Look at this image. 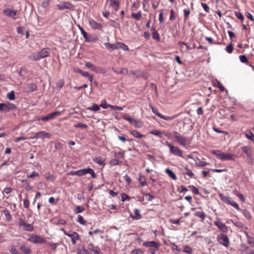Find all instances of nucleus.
Here are the masks:
<instances>
[{"mask_svg": "<svg viewBox=\"0 0 254 254\" xmlns=\"http://www.w3.org/2000/svg\"><path fill=\"white\" fill-rule=\"evenodd\" d=\"M173 135L180 145L186 148L190 146V140L189 138L183 136L177 131H173Z\"/></svg>", "mask_w": 254, "mask_h": 254, "instance_id": "nucleus-1", "label": "nucleus"}, {"mask_svg": "<svg viewBox=\"0 0 254 254\" xmlns=\"http://www.w3.org/2000/svg\"><path fill=\"white\" fill-rule=\"evenodd\" d=\"M50 54V49L43 48L38 52L32 53L28 57V59L32 61H39L41 59L47 57Z\"/></svg>", "mask_w": 254, "mask_h": 254, "instance_id": "nucleus-2", "label": "nucleus"}, {"mask_svg": "<svg viewBox=\"0 0 254 254\" xmlns=\"http://www.w3.org/2000/svg\"><path fill=\"white\" fill-rule=\"evenodd\" d=\"M87 174H90L91 175V177L92 178H95L96 177V175L95 173H94V170L90 168L82 169L81 170H79L75 171H70L69 173V174L71 175H76L78 176H82L83 175H85Z\"/></svg>", "mask_w": 254, "mask_h": 254, "instance_id": "nucleus-3", "label": "nucleus"}, {"mask_svg": "<svg viewBox=\"0 0 254 254\" xmlns=\"http://www.w3.org/2000/svg\"><path fill=\"white\" fill-rule=\"evenodd\" d=\"M17 110V107L14 104L9 102L5 103H0V112L6 113L11 110L15 111Z\"/></svg>", "mask_w": 254, "mask_h": 254, "instance_id": "nucleus-4", "label": "nucleus"}, {"mask_svg": "<svg viewBox=\"0 0 254 254\" xmlns=\"http://www.w3.org/2000/svg\"><path fill=\"white\" fill-rule=\"evenodd\" d=\"M217 242L226 248H228L230 245V241L227 235L221 234L217 237Z\"/></svg>", "mask_w": 254, "mask_h": 254, "instance_id": "nucleus-5", "label": "nucleus"}, {"mask_svg": "<svg viewBox=\"0 0 254 254\" xmlns=\"http://www.w3.org/2000/svg\"><path fill=\"white\" fill-rule=\"evenodd\" d=\"M62 231H63L64 234L65 235L70 237L71 240V242L73 245L76 244V241L80 240V237L78 234L76 232H67L64 229H62Z\"/></svg>", "mask_w": 254, "mask_h": 254, "instance_id": "nucleus-6", "label": "nucleus"}, {"mask_svg": "<svg viewBox=\"0 0 254 254\" xmlns=\"http://www.w3.org/2000/svg\"><path fill=\"white\" fill-rule=\"evenodd\" d=\"M18 225L22 227L24 231L32 232L34 231V227L32 224L26 223L22 218H18Z\"/></svg>", "mask_w": 254, "mask_h": 254, "instance_id": "nucleus-7", "label": "nucleus"}, {"mask_svg": "<svg viewBox=\"0 0 254 254\" xmlns=\"http://www.w3.org/2000/svg\"><path fill=\"white\" fill-rule=\"evenodd\" d=\"M28 241L34 244H43L46 242L44 238L39 235H32Z\"/></svg>", "mask_w": 254, "mask_h": 254, "instance_id": "nucleus-8", "label": "nucleus"}, {"mask_svg": "<svg viewBox=\"0 0 254 254\" xmlns=\"http://www.w3.org/2000/svg\"><path fill=\"white\" fill-rule=\"evenodd\" d=\"M51 136V133L47 132L44 131H40L37 132L35 135L32 137V138H41L44 139L45 138H50Z\"/></svg>", "mask_w": 254, "mask_h": 254, "instance_id": "nucleus-9", "label": "nucleus"}, {"mask_svg": "<svg viewBox=\"0 0 254 254\" xmlns=\"http://www.w3.org/2000/svg\"><path fill=\"white\" fill-rule=\"evenodd\" d=\"M61 115V113L59 111L54 112L49 114L45 117H43L41 118L42 121H48L54 119L56 117L59 116Z\"/></svg>", "mask_w": 254, "mask_h": 254, "instance_id": "nucleus-10", "label": "nucleus"}, {"mask_svg": "<svg viewBox=\"0 0 254 254\" xmlns=\"http://www.w3.org/2000/svg\"><path fill=\"white\" fill-rule=\"evenodd\" d=\"M170 146L171 147L170 148V153H172L175 155L178 156L179 157H183L182 151L178 146H175L173 145H170Z\"/></svg>", "mask_w": 254, "mask_h": 254, "instance_id": "nucleus-11", "label": "nucleus"}, {"mask_svg": "<svg viewBox=\"0 0 254 254\" xmlns=\"http://www.w3.org/2000/svg\"><path fill=\"white\" fill-rule=\"evenodd\" d=\"M214 224L219 228L223 233H227L228 231V228L225 225V224L223 223L221 221L217 220L214 222Z\"/></svg>", "mask_w": 254, "mask_h": 254, "instance_id": "nucleus-12", "label": "nucleus"}, {"mask_svg": "<svg viewBox=\"0 0 254 254\" xmlns=\"http://www.w3.org/2000/svg\"><path fill=\"white\" fill-rule=\"evenodd\" d=\"M3 13L5 15L11 17L14 19L16 18V15L17 14V10L7 8L3 10Z\"/></svg>", "mask_w": 254, "mask_h": 254, "instance_id": "nucleus-13", "label": "nucleus"}, {"mask_svg": "<svg viewBox=\"0 0 254 254\" xmlns=\"http://www.w3.org/2000/svg\"><path fill=\"white\" fill-rule=\"evenodd\" d=\"M143 246L147 248H154L158 250L160 247V244L155 241H148L143 243Z\"/></svg>", "mask_w": 254, "mask_h": 254, "instance_id": "nucleus-14", "label": "nucleus"}, {"mask_svg": "<svg viewBox=\"0 0 254 254\" xmlns=\"http://www.w3.org/2000/svg\"><path fill=\"white\" fill-rule=\"evenodd\" d=\"M73 5L69 2H62L58 5V8L60 10H64L65 9H71L73 7Z\"/></svg>", "mask_w": 254, "mask_h": 254, "instance_id": "nucleus-15", "label": "nucleus"}, {"mask_svg": "<svg viewBox=\"0 0 254 254\" xmlns=\"http://www.w3.org/2000/svg\"><path fill=\"white\" fill-rule=\"evenodd\" d=\"M109 6L112 7L113 11H117L120 6V2L119 0H109Z\"/></svg>", "mask_w": 254, "mask_h": 254, "instance_id": "nucleus-16", "label": "nucleus"}, {"mask_svg": "<svg viewBox=\"0 0 254 254\" xmlns=\"http://www.w3.org/2000/svg\"><path fill=\"white\" fill-rule=\"evenodd\" d=\"M87 248L89 250L92 252L94 254H100L101 251L98 246L94 247L92 243L88 244Z\"/></svg>", "mask_w": 254, "mask_h": 254, "instance_id": "nucleus-17", "label": "nucleus"}, {"mask_svg": "<svg viewBox=\"0 0 254 254\" xmlns=\"http://www.w3.org/2000/svg\"><path fill=\"white\" fill-rule=\"evenodd\" d=\"M225 203L232 206L237 210H240V208L239 207V205L236 202L234 201L230 197L228 196L227 197V199H226Z\"/></svg>", "mask_w": 254, "mask_h": 254, "instance_id": "nucleus-18", "label": "nucleus"}, {"mask_svg": "<svg viewBox=\"0 0 254 254\" xmlns=\"http://www.w3.org/2000/svg\"><path fill=\"white\" fill-rule=\"evenodd\" d=\"M89 24L90 26L94 29H101L102 28V26L101 24L97 23L94 20L90 21Z\"/></svg>", "mask_w": 254, "mask_h": 254, "instance_id": "nucleus-19", "label": "nucleus"}, {"mask_svg": "<svg viewBox=\"0 0 254 254\" xmlns=\"http://www.w3.org/2000/svg\"><path fill=\"white\" fill-rule=\"evenodd\" d=\"M234 156L233 154L226 153L222 152L221 160H233V156Z\"/></svg>", "mask_w": 254, "mask_h": 254, "instance_id": "nucleus-20", "label": "nucleus"}, {"mask_svg": "<svg viewBox=\"0 0 254 254\" xmlns=\"http://www.w3.org/2000/svg\"><path fill=\"white\" fill-rule=\"evenodd\" d=\"M244 234L247 240V242L251 247H254V238L250 236L247 232L245 231Z\"/></svg>", "mask_w": 254, "mask_h": 254, "instance_id": "nucleus-21", "label": "nucleus"}, {"mask_svg": "<svg viewBox=\"0 0 254 254\" xmlns=\"http://www.w3.org/2000/svg\"><path fill=\"white\" fill-rule=\"evenodd\" d=\"M37 90V85L36 84L34 83H31L28 84L27 86V92H32Z\"/></svg>", "mask_w": 254, "mask_h": 254, "instance_id": "nucleus-22", "label": "nucleus"}, {"mask_svg": "<svg viewBox=\"0 0 254 254\" xmlns=\"http://www.w3.org/2000/svg\"><path fill=\"white\" fill-rule=\"evenodd\" d=\"M178 115H175L174 116H165V115H163L161 114H158V116L159 117H160V118L161 119H163L165 120H166V121H171V120H174V119H175L176 118H177L178 117Z\"/></svg>", "mask_w": 254, "mask_h": 254, "instance_id": "nucleus-23", "label": "nucleus"}, {"mask_svg": "<svg viewBox=\"0 0 254 254\" xmlns=\"http://www.w3.org/2000/svg\"><path fill=\"white\" fill-rule=\"evenodd\" d=\"M241 149L243 152L246 154L248 158H251L252 157V151L250 147L243 146Z\"/></svg>", "mask_w": 254, "mask_h": 254, "instance_id": "nucleus-24", "label": "nucleus"}, {"mask_svg": "<svg viewBox=\"0 0 254 254\" xmlns=\"http://www.w3.org/2000/svg\"><path fill=\"white\" fill-rule=\"evenodd\" d=\"M116 49H121L124 51H126L128 50V48L127 46L125 45L124 43L122 42H117L116 43Z\"/></svg>", "mask_w": 254, "mask_h": 254, "instance_id": "nucleus-25", "label": "nucleus"}, {"mask_svg": "<svg viewBox=\"0 0 254 254\" xmlns=\"http://www.w3.org/2000/svg\"><path fill=\"white\" fill-rule=\"evenodd\" d=\"M242 251L246 254H254L253 250H251L249 247L245 245H242Z\"/></svg>", "mask_w": 254, "mask_h": 254, "instance_id": "nucleus-26", "label": "nucleus"}, {"mask_svg": "<svg viewBox=\"0 0 254 254\" xmlns=\"http://www.w3.org/2000/svg\"><path fill=\"white\" fill-rule=\"evenodd\" d=\"M85 66L86 67H87L89 69H90L91 70L98 72L99 71V68L96 67L95 66H94L92 64H91L90 62H86L85 63Z\"/></svg>", "mask_w": 254, "mask_h": 254, "instance_id": "nucleus-27", "label": "nucleus"}, {"mask_svg": "<svg viewBox=\"0 0 254 254\" xmlns=\"http://www.w3.org/2000/svg\"><path fill=\"white\" fill-rule=\"evenodd\" d=\"M165 172L167 175L174 180H177V176L170 169L167 168L165 170Z\"/></svg>", "mask_w": 254, "mask_h": 254, "instance_id": "nucleus-28", "label": "nucleus"}, {"mask_svg": "<svg viewBox=\"0 0 254 254\" xmlns=\"http://www.w3.org/2000/svg\"><path fill=\"white\" fill-rule=\"evenodd\" d=\"M20 250L25 254H31L30 249L27 247L25 245H23L20 247Z\"/></svg>", "mask_w": 254, "mask_h": 254, "instance_id": "nucleus-29", "label": "nucleus"}, {"mask_svg": "<svg viewBox=\"0 0 254 254\" xmlns=\"http://www.w3.org/2000/svg\"><path fill=\"white\" fill-rule=\"evenodd\" d=\"M131 134H132L134 137L137 138H141L144 136L143 135L140 134L138 131L136 130H133L130 131Z\"/></svg>", "mask_w": 254, "mask_h": 254, "instance_id": "nucleus-30", "label": "nucleus"}, {"mask_svg": "<svg viewBox=\"0 0 254 254\" xmlns=\"http://www.w3.org/2000/svg\"><path fill=\"white\" fill-rule=\"evenodd\" d=\"M194 215L201 218V221H203L205 219L206 215L204 212L201 211H196Z\"/></svg>", "mask_w": 254, "mask_h": 254, "instance_id": "nucleus-31", "label": "nucleus"}, {"mask_svg": "<svg viewBox=\"0 0 254 254\" xmlns=\"http://www.w3.org/2000/svg\"><path fill=\"white\" fill-rule=\"evenodd\" d=\"M232 222H233V224L239 228H241V229H248V227L244 224H243V223H242L241 222L236 221L235 222L233 221H232Z\"/></svg>", "mask_w": 254, "mask_h": 254, "instance_id": "nucleus-32", "label": "nucleus"}, {"mask_svg": "<svg viewBox=\"0 0 254 254\" xmlns=\"http://www.w3.org/2000/svg\"><path fill=\"white\" fill-rule=\"evenodd\" d=\"M3 213L7 221L9 222L11 219V216L10 214L9 210L7 209H5L3 210Z\"/></svg>", "mask_w": 254, "mask_h": 254, "instance_id": "nucleus-33", "label": "nucleus"}, {"mask_svg": "<svg viewBox=\"0 0 254 254\" xmlns=\"http://www.w3.org/2000/svg\"><path fill=\"white\" fill-rule=\"evenodd\" d=\"M104 45H105L107 49L109 50H116V44H110L109 43H104Z\"/></svg>", "mask_w": 254, "mask_h": 254, "instance_id": "nucleus-34", "label": "nucleus"}, {"mask_svg": "<svg viewBox=\"0 0 254 254\" xmlns=\"http://www.w3.org/2000/svg\"><path fill=\"white\" fill-rule=\"evenodd\" d=\"M134 213L135 216H132L133 219L137 220L141 218V215L140 213V211L138 209H134Z\"/></svg>", "mask_w": 254, "mask_h": 254, "instance_id": "nucleus-35", "label": "nucleus"}, {"mask_svg": "<svg viewBox=\"0 0 254 254\" xmlns=\"http://www.w3.org/2000/svg\"><path fill=\"white\" fill-rule=\"evenodd\" d=\"M246 137L251 140H253L254 139V134L250 130H247L245 133Z\"/></svg>", "mask_w": 254, "mask_h": 254, "instance_id": "nucleus-36", "label": "nucleus"}, {"mask_svg": "<svg viewBox=\"0 0 254 254\" xmlns=\"http://www.w3.org/2000/svg\"><path fill=\"white\" fill-rule=\"evenodd\" d=\"M185 169L186 170V172H184V173L187 175H188L191 178H193L194 174L191 170L188 169L187 165H186V167H185Z\"/></svg>", "mask_w": 254, "mask_h": 254, "instance_id": "nucleus-37", "label": "nucleus"}, {"mask_svg": "<svg viewBox=\"0 0 254 254\" xmlns=\"http://www.w3.org/2000/svg\"><path fill=\"white\" fill-rule=\"evenodd\" d=\"M6 98L9 100H14L15 99V93L13 91H11L8 93L6 95Z\"/></svg>", "mask_w": 254, "mask_h": 254, "instance_id": "nucleus-38", "label": "nucleus"}, {"mask_svg": "<svg viewBox=\"0 0 254 254\" xmlns=\"http://www.w3.org/2000/svg\"><path fill=\"white\" fill-rule=\"evenodd\" d=\"M131 16L136 20H139L141 18V12L140 11H139L137 13H132Z\"/></svg>", "mask_w": 254, "mask_h": 254, "instance_id": "nucleus-39", "label": "nucleus"}, {"mask_svg": "<svg viewBox=\"0 0 254 254\" xmlns=\"http://www.w3.org/2000/svg\"><path fill=\"white\" fill-rule=\"evenodd\" d=\"M94 162L100 165H104L105 161L102 158V157H97L93 160Z\"/></svg>", "mask_w": 254, "mask_h": 254, "instance_id": "nucleus-40", "label": "nucleus"}, {"mask_svg": "<svg viewBox=\"0 0 254 254\" xmlns=\"http://www.w3.org/2000/svg\"><path fill=\"white\" fill-rule=\"evenodd\" d=\"M87 109L90 111L96 112L100 110V107L98 105L94 104L92 106L88 107Z\"/></svg>", "mask_w": 254, "mask_h": 254, "instance_id": "nucleus-41", "label": "nucleus"}, {"mask_svg": "<svg viewBox=\"0 0 254 254\" xmlns=\"http://www.w3.org/2000/svg\"><path fill=\"white\" fill-rule=\"evenodd\" d=\"M189 188L191 190L192 192H193L195 194L199 195L200 192L197 188L192 185H190L189 186Z\"/></svg>", "mask_w": 254, "mask_h": 254, "instance_id": "nucleus-42", "label": "nucleus"}, {"mask_svg": "<svg viewBox=\"0 0 254 254\" xmlns=\"http://www.w3.org/2000/svg\"><path fill=\"white\" fill-rule=\"evenodd\" d=\"M73 127H74L81 128H83V129L88 128V126L87 125L82 124L81 123H78L76 124H74L73 125Z\"/></svg>", "mask_w": 254, "mask_h": 254, "instance_id": "nucleus-43", "label": "nucleus"}, {"mask_svg": "<svg viewBox=\"0 0 254 254\" xmlns=\"http://www.w3.org/2000/svg\"><path fill=\"white\" fill-rule=\"evenodd\" d=\"M244 216L248 219H251L252 215L251 212L247 209H245L243 212Z\"/></svg>", "mask_w": 254, "mask_h": 254, "instance_id": "nucleus-44", "label": "nucleus"}, {"mask_svg": "<svg viewBox=\"0 0 254 254\" xmlns=\"http://www.w3.org/2000/svg\"><path fill=\"white\" fill-rule=\"evenodd\" d=\"M9 251L11 254H18V251L15 246L11 245L9 247Z\"/></svg>", "mask_w": 254, "mask_h": 254, "instance_id": "nucleus-45", "label": "nucleus"}, {"mask_svg": "<svg viewBox=\"0 0 254 254\" xmlns=\"http://www.w3.org/2000/svg\"><path fill=\"white\" fill-rule=\"evenodd\" d=\"M239 59L240 61L243 63H246L248 64H249V61L247 59V57L245 55H240L239 56Z\"/></svg>", "mask_w": 254, "mask_h": 254, "instance_id": "nucleus-46", "label": "nucleus"}, {"mask_svg": "<svg viewBox=\"0 0 254 254\" xmlns=\"http://www.w3.org/2000/svg\"><path fill=\"white\" fill-rule=\"evenodd\" d=\"M150 133L151 134L157 135V136H159V137H162V132L160 130H152L150 131Z\"/></svg>", "mask_w": 254, "mask_h": 254, "instance_id": "nucleus-47", "label": "nucleus"}, {"mask_svg": "<svg viewBox=\"0 0 254 254\" xmlns=\"http://www.w3.org/2000/svg\"><path fill=\"white\" fill-rule=\"evenodd\" d=\"M79 28L81 31V34L85 39V41L89 42V41L88 40L87 37V33L84 30V29L80 26H79Z\"/></svg>", "mask_w": 254, "mask_h": 254, "instance_id": "nucleus-48", "label": "nucleus"}, {"mask_svg": "<svg viewBox=\"0 0 254 254\" xmlns=\"http://www.w3.org/2000/svg\"><path fill=\"white\" fill-rule=\"evenodd\" d=\"M212 153L216 155L219 159L221 160V156L222 154V152L220 150H216L212 151Z\"/></svg>", "mask_w": 254, "mask_h": 254, "instance_id": "nucleus-49", "label": "nucleus"}, {"mask_svg": "<svg viewBox=\"0 0 254 254\" xmlns=\"http://www.w3.org/2000/svg\"><path fill=\"white\" fill-rule=\"evenodd\" d=\"M234 50L233 45L232 43L229 44L226 48V51L229 53L231 54L233 52Z\"/></svg>", "mask_w": 254, "mask_h": 254, "instance_id": "nucleus-50", "label": "nucleus"}, {"mask_svg": "<svg viewBox=\"0 0 254 254\" xmlns=\"http://www.w3.org/2000/svg\"><path fill=\"white\" fill-rule=\"evenodd\" d=\"M190 12L189 8L185 9L184 10V19L185 20H187L188 19L189 15L190 14Z\"/></svg>", "mask_w": 254, "mask_h": 254, "instance_id": "nucleus-51", "label": "nucleus"}, {"mask_svg": "<svg viewBox=\"0 0 254 254\" xmlns=\"http://www.w3.org/2000/svg\"><path fill=\"white\" fill-rule=\"evenodd\" d=\"M123 118L124 120H127V121L131 123H135L137 122V121L133 119L132 118H131L130 117H127L126 116H124L123 117Z\"/></svg>", "mask_w": 254, "mask_h": 254, "instance_id": "nucleus-52", "label": "nucleus"}, {"mask_svg": "<svg viewBox=\"0 0 254 254\" xmlns=\"http://www.w3.org/2000/svg\"><path fill=\"white\" fill-rule=\"evenodd\" d=\"M152 38L153 39L157 40V41H160V36L157 31L153 32L152 33Z\"/></svg>", "mask_w": 254, "mask_h": 254, "instance_id": "nucleus-53", "label": "nucleus"}, {"mask_svg": "<svg viewBox=\"0 0 254 254\" xmlns=\"http://www.w3.org/2000/svg\"><path fill=\"white\" fill-rule=\"evenodd\" d=\"M131 253L132 254H142L143 251L140 249H134L132 250Z\"/></svg>", "mask_w": 254, "mask_h": 254, "instance_id": "nucleus-54", "label": "nucleus"}, {"mask_svg": "<svg viewBox=\"0 0 254 254\" xmlns=\"http://www.w3.org/2000/svg\"><path fill=\"white\" fill-rule=\"evenodd\" d=\"M184 252L186 253L191 254L192 253V250L190 246H186L184 247Z\"/></svg>", "mask_w": 254, "mask_h": 254, "instance_id": "nucleus-55", "label": "nucleus"}, {"mask_svg": "<svg viewBox=\"0 0 254 254\" xmlns=\"http://www.w3.org/2000/svg\"><path fill=\"white\" fill-rule=\"evenodd\" d=\"M139 181L141 186L142 187H144V186L147 185V183L146 182L145 179L144 177L141 176L139 179Z\"/></svg>", "mask_w": 254, "mask_h": 254, "instance_id": "nucleus-56", "label": "nucleus"}, {"mask_svg": "<svg viewBox=\"0 0 254 254\" xmlns=\"http://www.w3.org/2000/svg\"><path fill=\"white\" fill-rule=\"evenodd\" d=\"M84 210V208L83 207L77 205L76 206V208L75 209L74 212L75 213H79L83 212Z\"/></svg>", "mask_w": 254, "mask_h": 254, "instance_id": "nucleus-57", "label": "nucleus"}, {"mask_svg": "<svg viewBox=\"0 0 254 254\" xmlns=\"http://www.w3.org/2000/svg\"><path fill=\"white\" fill-rule=\"evenodd\" d=\"M77 222L82 225H85L86 221L84 220L83 218L80 215H78Z\"/></svg>", "mask_w": 254, "mask_h": 254, "instance_id": "nucleus-58", "label": "nucleus"}, {"mask_svg": "<svg viewBox=\"0 0 254 254\" xmlns=\"http://www.w3.org/2000/svg\"><path fill=\"white\" fill-rule=\"evenodd\" d=\"M213 128V130L216 132H217V133H224L225 134H228V132L227 131H224V130H220L219 129L216 128V127H212Z\"/></svg>", "mask_w": 254, "mask_h": 254, "instance_id": "nucleus-59", "label": "nucleus"}, {"mask_svg": "<svg viewBox=\"0 0 254 254\" xmlns=\"http://www.w3.org/2000/svg\"><path fill=\"white\" fill-rule=\"evenodd\" d=\"M48 244L54 251H56L58 245V243H54L52 242H49Z\"/></svg>", "mask_w": 254, "mask_h": 254, "instance_id": "nucleus-60", "label": "nucleus"}, {"mask_svg": "<svg viewBox=\"0 0 254 254\" xmlns=\"http://www.w3.org/2000/svg\"><path fill=\"white\" fill-rule=\"evenodd\" d=\"M80 254H90L89 250L85 249V247H83L80 250Z\"/></svg>", "mask_w": 254, "mask_h": 254, "instance_id": "nucleus-61", "label": "nucleus"}, {"mask_svg": "<svg viewBox=\"0 0 254 254\" xmlns=\"http://www.w3.org/2000/svg\"><path fill=\"white\" fill-rule=\"evenodd\" d=\"M196 165L199 167H204L207 165V163L204 161L198 160V161L196 163Z\"/></svg>", "mask_w": 254, "mask_h": 254, "instance_id": "nucleus-62", "label": "nucleus"}, {"mask_svg": "<svg viewBox=\"0 0 254 254\" xmlns=\"http://www.w3.org/2000/svg\"><path fill=\"white\" fill-rule=\"evenodd\" d=\"M144 196L146 197V199L148 201H151L153 199L155 198L154 196L151 195L150 193H146L144 194Z\"/></svg>", "mask_w": 254, "mask_h": 254, "instance_id": "nucleus-63", "label": "nucleus"}, {"mask_svg": "<svg viewBox=\"0 0 254 254\" xmlns=\"http://www.w3.org/2000/svg\"><path fill=\"white\" fill-rule=\"evenodd\" d=\"M17 32L18 34L23 35L25 32V28L23 27H18L17 28Z\"/></svg>", "mask_w": 254, "mask_h": 254, "instance_id": "nucleus-64", "label": "nucleus"}]
</instances>
